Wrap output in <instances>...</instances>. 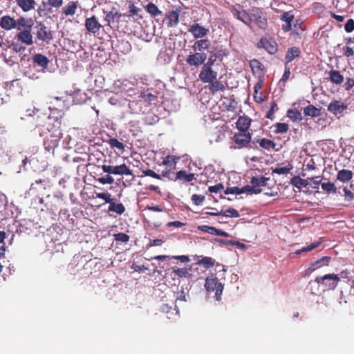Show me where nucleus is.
I'll return each mask as SVG.
<instances>
[{
	"mask_svg": "<svg viewBox=\"0 0 354 354\" xmlns=\"http://www.w3.org/2000/svg\"><path fill=\"white\" fill-rule=\"evenodd\" d=\"M135 85L134 81L127 79H120L114 81L111 89L113 93H124L131 96L135 93Z\"/></svg>",
	"mask_w": 354,
	"mask_h": 354,
	"instance_id": "f257e3e1",
	"label": "nucleus"
},
{
	"mask_svg": "<svg viewBox=\"0 0 354 354\" xmlns=\"http://www.w3.org/2000/svg\"><path fill=\"white\" fill-rule=\"evenodd\" d=\"M251 21V27H248L250 30H254V25L260 29H266L268 26L267 18L263 15L261 10L258 7H252L250 10V17Z\"/></svg>",
	"mask_w": 354,
	"mask_h": 354,
	"instance_id": "f03ea898",
	"label": "nucleus"
},
{
	"mask_svg": "<svg viewBox=\"0 0 354 354\" xmlns=\"http://www.w3.org/2000/svg\"><path fill=\"white\" fill-rule=\"evenodd\" d=\"M230 11L234 18L242 22L247 27H251L250 12L243 8L239 3H235L230 6Z\"/></svg>",
	"mask_w": 354,
	"mask_h": 354,
	"instance_id": "7ed1b4c3",
	"label": "nucleus"
},
{
	"mask_svg": "<svg viewBox=\"0 0 354 354\" xmlns=\"http://www.w3.org/2000/svg\"><path fill=\"white\" fill-rule=\"evenodd\" d=\"M213 64V61L209 59L202 66L198 77L203 83H210L217 79L218 73L212 69Z\"/></svg>",
	"mask_w": 354,
	"mask_h": 354,
	"instance_id": "20e7f679",
	"label": "nucleus"
},
{
	"mask_svg": "<svg viewBox=\"0 0 354 354\" xmlns=\"http://www.w3.org/2000/svg\"><path fill=\"white\" fill-rule=\"evenodd\" d=\"M205 287L207 292H215V297L217 301L221 299L223 285L222 283L218 282L217 277L212 274L208 276L205 279Z\"/></svg>",
	"mask_w": 354,
	"mask_h": 354,
	"instance_id": "39448f33",
	"label": "nucleus"
},
{
	"mask_svg": "<svg viewBox=\"0 0 354 354\" xmlns=\"http://www.w3.org/2000/svg\"><path fill=\"white\" fill-rule=\"evenodd\" d=\"M315 281L323 286L328 290H334L340 281V277L335 274H327L322 277H317Z\"/></svg>",
	"mask_w": 354,
	"mask_h": 354,
	"instance_id": "423d86ee",
	"label": "nucleus"
},
{
	"mask_svg": "<svg viewBox=\"0 0 354 354\" xmlns=\"http://www.w3.org/2000/svg\"><path fill=\"white\" fill-rule=\"evenodd\" d=\"M62 137V133L59 129H55L44 140V145L45 149L50 151L58 145L60 139Z\"/></svg>",
	"mask_w": 354,
	"mask_h": 354,
	"instance_id": "0eeeda50",
	"label": "nucleus"
},
{
	"mask_svg": "<svg viewBox=\"0 0 354 354\" xmlns=\"http://www.w3.org/2000/svg\"><path fill=\"white\" fill-rule=\"evenodd\" d=\"M207 54L204 52H195L186 58V62L190 66H199L203 65L207 59Z\"/></svg>",
	"mask_w": 354,
	"mask_h": 354,
	"instance_id": "6e6552de",
	"label": "nucleus"
},
{
	"mask_svg": "<svg viewBox=\"0 0 354 354\" xmlns=\"http://www.w3.org/2000/svg\"><path fill=\"white\" fill-rule=\"evenodd\" d=\"M16 39L26 46H30L33 44V37L31 34V30H19L16 35Z\"/></svg>",
	"mask_w": 354,
	"mask_h": 354,
	"instance_id": "1a4fd4ad",
	"label": "nucleus"
},
{
	"mask_svg": "<svg viewBox=\"0 0 354 354\" xmlns=\"http://www.w3.org/2000/svg\"><path fill=\"white\" fill-rule=\"evenodd\" d=\"M259 45L270 54H274L277 51V44L272 38H262Z\"/></svg>",
	"mask_w": 354,
	"mask_h": 354,
	"instance_id": "9d476101",
	"label": "nucleus"
},
{
	"mask_svg": "<svg viewBox=\"0 0 354 354\" xmlns=\"http://www.w3.org/2000/svg\"><path fill=\"white\" fill-rule=\"evenodd\" d=\"M347 109V105L338 100H333L328 106V112L337 115L342 114Z\"/></svg>",
	"mask_w": 354,
	"mask_h": 354,
	"instance_id": "9b49d317",
	"label": "nucleus"
},
{
	"mask_svg": "<svg viewBox=\"0 0 354 354\" xmlns=\"http://www.w3.org/2000/svg\"><path fill=\"white\" fill-rule=\"evenodd\" d=\"M85 27L88 32L96 34L102 28V25L98 22L96 17L93 16L86 19Z\"/></svg>",
	"mask_w": 354,
	"mask_h": 354,
	"instance_id": "f8f14e48",
	"label": "nucleus"
},
{
	"mask_svg": "<svg viewBox=\"0 0 354 354\" xmlns=\"http://www.w3.org/2000/svg\"><path fill=\"white\" fill-rule=\"evenodd\" d=\"M188 31L193 35L194 38L198 39L205 37L208 32V29L199 24L194 23L189 26Z\"/></svg>",
	"mask_w": 354,
	"mask_h": 354,
	"instance_id": "ddd939ff",
	"label": "nucleus"
},
{
	"mask_svg": "<svg viewBox=\"0 0 354 354\" xmlns=\"http://www.w3.org/2000/svg\"><path fill=\"white\" fill-rule=\"evenodd\" d=\"M0 27L5 30H11L17 28V21L9 15L3 16L0 19Z\"/></svg>",
	"mask_w": 354,
	"mask_h": 354,
	"instance_id": "4468645a",
	"label": "nucleus"
},
{
	"mask_svg": "<svg viewBox=\"0 0 354 354\" xmlns=\"http://www.w3.org/2000/svg\"><path fill=\"white\" fill-rule=\"evenodd\" d=\"M32 62L38 66L43 68V69H41V71H37V73H44V68H46L49 64L48 59L45 55L40 53L35 54L32 57Z\"/></svg>",
	"mask_w": 354,
	"mask_h": 354,
	"instance_id": "2eb2a0df",
	"label": "nucleus"
},
{
	"mask_svg": "<svg viewBox=\"0 0 354 354\" xmlns=\"http://www.w3.org/2000/svg\"><path fill=\"white\" fill-rule=\"evenodd\" d=\"M37 37L38 39L43 41H48L52 39V35L50 31H49L46 26L44 24H40L37 26Z\"/></svg>",
	"mask_w": 354,
	"mask_h": 354,
	"instance_id": "dca6fc26",
	"label": "nucleus"
},
{
	"mask_svg": "<svg viewBox=\"0 0 354 354\" xmlns=\"http://www.w3.org/2000/svg\"><path fill=\"white\" fill-rule=\"evenodd\" d=\"M251 140V136L249 133L241 132L236 133L234 136V140L240 147L245 146Z\"/></svg>",
	"mask_w": 354,
	"mask_h": 354,
	"instance_id": "f3484780",
	"label": "nucleus"
},
{
	"mask_svg": "<svg viewBox=\"0 0 354 354\" xmlns=\"http://www.w3.org/2000/svg\"><path fill=\"white\" fill-rule=\"evenodd\" d=\"M17 21V29L19 30H31L34 23L31 19H27L24 17H20L16 20Z\"/></svg>",
	"mask_w": 354,
	"mask_h": 354,
	"instance_id": "a211bd4d",
	"label": "nucleus"
},
{
	"mask_svg": "<svg viewBox=\"0 0 354 354\" xmlns=\"http://www.w3.org/2000/svg\"><path fill=\"white\" fill-rule=\"evenodd\" d=\"M15 2L24 12H29L34 10L36 6L35 0H15Z\"/></svg>",
	"mask_w": 354,
	"mask_h": 354,
	"instance_id": "6ab92c4d",
	"label": "nucleus"
},
{
	"mask_svg": "<svg viewBox=\"0 0 354 354\" xmlns=\"http://www.w3.org/2000/svg\"><path fill=\"white\" fill-rule=\"evenodd\" d=\"M210 45V41L208 39H200L194 42L192 48L194 52H203L207 50Z\"/></svg>",
	"mask_w": 354,
	"mask_h": 354,
	"instance_id": "aec40b11",
	"label": "nucleus"
},
{
	"mask_svg": "<svg viewBox=\"0 0 354 354\" xmlns=\"http://www.w3.org/2000/svg\"><path fill=\"white\" fill-rule=\"evenodd\" d=\"M328 74L330 81L335 84H341L344 82V77L339 71L332 69Z\"/></svg>",
	"mask_w": 354,
	"mask_h": 354,
	"instance_id": "412c9836",
	"label": "nucleus"
},
{
	"mask_svg": "<svg viewBox=\"0 0 354 354\" xmlns=\"http://www.w3.org/2000/svg\"><path fill=\"white\" fill-rule=\"evenodd\" d=\"M300 53L301 52L298 47L294 46L289 48L285 57L286 65H288V64L291 62L295 58L298 57Z\"/></svg>",
	"mask_w": 354,
	"mask_h": 354,
	"instance_id": "4be33fe9",
	"label": "nucleus"
},
{
	"mask_svg": "<svg viewBox=\"0 0 354 354\" xmlns=\"http://www.w3.org/2000/svg\"><path fill=\"white\" fill-rule=\"evenodd\" d=\"M251 120L248 118L240 117L236 123V127L241 132H247V130L250 127Z\"/></svg>",
	"mask_w": 354,
	"mask_h": 354,
	"instance_id": "5701e85b",
	"label": "nucleus"
},
{
	"mask_svg": "<svg viewBox=\"0 0 354 354\" xmlns=\"http://www.w3.org/2000/svg\"><path fill=\"white\" fill-rule=\"evenodd\" d=\"M115 201L116 199L113 198L109 206V211L121 215L125 212V207L122 203H116Z\"/></svg>",
	"mask_w": 354,
	"mask_h": 354,
	"instance_id": "b1692460",
	"label": "nucleus"
},
{
	"mask_svg": "<svg viewBox=\"0 0 354 354\" xmlns=\"http://www.w3.org/2000/svg\"><path fill=\"white\" fill-rule=\"evenodd\" d=\"M268 180V178L262 176H253L251 179V184L254 188H260L261 187L266 186Z\"/></svg>",
	"mask_w": 354,
	"mask_h": 354,
	"instance_id": "393cba45",
	"label": "nucleus"
},
{
	"mask_svg": "<svg viewBox=\"0 0 354 354\" xmlns=\"http://www.w3.org/2000/svg\"><path fill=\"white\" fill-rule=\"evenodd\" d=\"M353 178V173L351 170L342 169L340 170L337 176V179L342 183H346L351 180Z\"/></svg>",
	"mask_w": 354,
	"mask_h": 354,
	"instance_id": "a878e982",
	"label": "nucleus"
},
{
	"mask_svg": "<svg viewBox=\"0 0 354 354\" xmlns=\"http://www.w3.org/2000/svg\"><path fill=\"white\" fill-rule=\"evenodd\" d=\"M290 183L298 189L306 187L309 185L308 179H303L299 176H294L292 178Z\"/></svg>",
	"mask_w": 354,
	"mask_h": 354,
	"instance_id": "bb28decb",
	"label": "nucleus"
},
{
	"mask_svg": "<svg viewBox=\"0 0 354 354\" xmlns=\"http://www.w3.org/2000/svg\"><path fill=\"white\" fill-rule=\"evenodd\" d=\"M179 160L178 157H174L173 156H167L162 161V165L169 169H174L176 167L177 161Z\"/></svg>",
	"mask_w": 354,
	"mask_h": 354,
	"instance_id": "cd10ccee",
	"label": "nucleus"
},
{
	"mask_svg": "<svg viewBox=\"0 0 354 354\" xmlns=\"http://www.w3.org/2000/svg\"><path fill=\"white\" fill-rule=\"evenodd\" d=\"M77 8V4L75 1H70L67 5H66L62 11L66 16H71L75 14L76 10Z\"/></svg>",
	"mask_w": 354,
	"mask_h": 354,
	"instance_id": "c85d7f7f",
	"label": "nucleus"
},
{
	"mask_svg": "<svg viewBox=\"0 0 354 354\" xmlns=\"http://www.w3.org/2000/svg\"><path fill=\"white\" fill-rule=\"evenodd\" d=\"M114 174L130 176L132 175V172L125 164H122L120 165L114 166Z\"/></svg>",
	"mask_w": 354,
	"mask_h": 354,
	"instance_id": "c756f323",
	"label": "nucleus"
},
{
	"mask_svg": "<svg viewBox=\"0 0 354 354\" xmlns=\"http://www.w3.org/2000/svg\"><path fill=\"white\" fill-rule=\"evenodd\" d=\"M120 17V15L115 10H112L111 11L106 13L105 16V21L108 23L109 25L114 23L115 21H118Z\"/></svg>",
	"mask_w": 354,
	"mask_h": 354,
	"instance_id": "7c9ffc66",
	"label": "nucleus"
},
{
	"mask_svg": "<svg viewBox=\"0 0 354 354\" xmlns=\"http://www.w3.org/2000/svg\"><path fill=\"white\" fill-rule=\"evenodd\" d=\"M145 10L153 17H157L162 14V12L153 3H149L145 6Z\"/></svg>",
	"mask_w": 354,
	"mask_h": 354,
	"instance_id": "2f4dec72",
	"label": "nucleus"
},
{
	"mask_svg": "<svg viewBox=\"0 0 354 354\" xmlns=\"http://www.w3.org/2000/svg\"><path fill=\"white\" fill-rule=\"evenodd\" d=\"M191 268L174 269L173 272L180 278H190L192 277Z\"/></svg>",
	"mask_w": 354,
	"mask_h": 354,
	"instance_id": "473e14b6",
	"label": "nucleus"
},
{
	"mask_svg": "<svg viewBox=\"0 0 354 354\" xmlns=\"http://www.w3.org/2000/svg\"><path fill=\"white\" fill-rule=\"evenodd\" d=\"M176 178L184 180L185 182H190L194 179V174L187 173L186 171L180 170L176 174Z\"/></svg>",
	"mask_w": 354,
	"mask_h": 354,
	"instance_id": "72a5a7b5",
	"label": "nucleus"
},
{
	"mask_svg": "<svg viewBox=\"0 0 354 354\" xmlns=\"http://www.w3.org/2000/svg\"><path fill=\"white\" fill-rule=\"evenodd\" d=\"M214 263H215V260L214 259H212V257H203L202 259L199 260L197 262L198 265L203 266L204 268H205L206 269L213 267L214 266Z\"/></svg>",
	"mask_w": 354,
	"mask_h": 354,
	"instance_id": "f704fd0d",
	"label": "nucleus"
},
{
	"mask_svg": "<svg viewBox=\"0 0 354 354\" xmlns=\"http://www.w3.org/2000/svg\"><path fill=\"white\" fill-rule=\"evenodd\" d=\"M170 26H176L179 22V15L176 11H171L168 15Z\"/></svg>",
	"mask_w": 354,
	"mask_h": 354,
	"instance_id": "c9c22d12",
	"label": "nucleus"
},
{
	"mask_svg": "<svg viewBox=\"0 0 354 354\" xmlns=\"http://www.w3.org/2000/svg\"><path fill=\"white\" fill-rule=\"evenodd\" d=\"M211 85L209 86V90L212 93H214L219 91H223L225 90V86L221 82L214 80L212 82H210Z\"/></svg>",
	"mask_w": 354,
	"mask_h": 354,
	"instance_id": "e433bc0d",
	"label": "nucleus"
},
{
	"mask_svg": "<svg viewBox=\"0 0 354 354\" xmlns=\"http://www.w3.org/2000/svg\"><path fill=\"white\" fill-rule=\"evenodd\" d=\"M240 189V194L246 193L247 194H259L261 192V188H254L252 187V185H247L243 187L239 188Z\"/></svg>",
	"mask_w": 354,
	"mask_h": 354,
	"instance_id": "4c0bfd02",
	"label": "nucleus"
},
{
	"mask_svg": "<svg viewBox=\"0 0 354 354\" xmlns=\"http://www.w3.org/2000/svg\"><path fill=\"white\" fill-rule=\"evenodd\" d=\"M304 113L306 115L316 117L319 115V111L316 107L310 105L304 108Z\"/></svg>",
	"mask_w": 354,
	"mask_h": 354,
	"instance_id": "58836bf2",
	"label": "nucleus"
},
{
	"mask_svg": "<svg viewBox=\"0 0 354 354\" xmlns=\"http://www.w3.org/2000/svg\"><path fill=\"white\" fill-rule=\"evenodd\" d=\"M292 169V167L288 165L286 167H277L272 170V173L277 174L279 175L287 174Z\"/></svg>",
	"mask_w": 354,
	"mask_h": 354,
	"instance_id": "ea45409f",
	"label": "nucleus"
},
{
	"mask_svg": "<svg viewBox=\"0 0 354 354\" xmlns=\"http://www.w3.org/2000/svg\"><path fill=\"white\" fill-rule=\"evenodd\" d=\"M109 143L112 148H115L121 151L124 150V146L123 143L115 138L110 139Z\"/></svg>",
	"mask_w": 354,
	"mask_h": 354,
	"instance_id": "a19ab883",
	"label": "nucleus"
},
{
	"mask_svg": "<svg viewBox=\"0 0 354 354\" xmlns=\"http://www.w3.org/2000/svg\"><path fill=\"white\" fill-rule=\"evenodd\" d=\"M259 145L266 149H269L270 148L273 149L276 146L273 141L266 138H263L259 141Z\"/></svg>",
	"mask_w": 354,
	"mask_h": 354,
	"instance_id": "79ce46f5",
	"label": "nucleus"
},
{
	"mask_svg": "<svg viewBox=\"0 0 354 354\" xmlns=\"http://www.w3.org/2000/svg\"><path fill=\"white\" fill-rule=\"evenodd\" d=\"M287 115L293 120H301L302 119L301 113L297 109L289 110Z\"/></svg>",
	"mask_w": 354,
	"mask_h": 354,
	"instance_id": "37998d69",
	"label": "nucleus"
},
{
	"mask_svg": "<svg viewBox=\"0 0 354 354\" xmlns=\"http://www.w3.org/2000/svg\"><path fill=\"white\" fill-rule=\"evenodd\" d=\"M322 188L323 190L326 191L328 193H335L336 192V187L335 186V184L330 182L322 183Z\"/></svg>",
	"mask_w": 354,
	"mask_h": 354,
	"instance_id": "c03bdc74",
	"label": "nucleus"
},
{
	"mask_svg": "<svg viewBox=\"0 0 354 354\" xmlns=\"http://www.w3.org/2000/svg\"><path fill=\"white\" fill-rule=\"evenodd\" d=\"M96 198L105 201L106 203L110 204L113 198H111V194L109 192L97 193L95 192Z\"/></svg>",
	"mask_w": 354,
	"mask_h": 354,
	"instance_id": "a18cd8bd",
	"label": "nucleus"
},
{
	"mask_svg": "<svg viewBox=\"0 0 354 354\" xmlns=\"http://www.w3.org/2000/svg\"><path fill=\"white\" fill-rule=\"evenodd\" d=\"M320 244V242H314L313 243H311L310 245L308 246H306V247H304L303 248H301V250H298L295 252V254H301V252H309V251H311L312 250L317 248Z\"/></svg>",
	"mask_w": 354,
	"mask_h": 354,
	"instance_id": "49530a36",
	"label": "nucleus"
},
{
	"mask_svg": "<svg viewBox=\"0 0 354 354\" xmlns=\"http://www.w3.org/2000/svg\"><path fill=\"white\" fill-rule=\"evenodd\" d=\"M275 133H283L288 131V125L286 123H277L275 124Z\"/></svg>",
	"mask_w": 354,
	"mask_h": 354,
	"instance_id": "de8ad7c7",
	"label": "nucleus"
},
{
	"mask_svg": "<svg viewBox=\"0 0 354 354\" xmlns=\"http://www.w3.org/2000/svg\"><path fill=\"white\" fill-rule=\"evenodd\" d=\"M115 241L122 243H127L129 241V236L124 233H118L114 234Z\"/></svg>",
	"mask_w": 354,
	"mask_h": 354,
	"instance_id": "09e8293b",
	"label": "nucleus"
},
{
	"mask_svg": "<svg viewBox=\"0 0 354 354\" xmlns=\"http://www.w3.org/2000/svg\"><path fill=\"white\" fill-rule=\"evenodd\" d=\"M197 228L198 230H200L201 232H205V233H207L209 234H214V230H215L214 227L203 225H198L197 227Z\"/></svg>",
	"mask_w": 354,
	"mask_h": 354,
	"instance_id": "8fccbe9b",
	"label": "nucleus"
},
{
	"mask_svg": "<svg viewBox=\"0 0 354 354\" xmlns=\"http://www.w3.org/2000/svg\"><path fill=\"white\" fill-rule=\"evenodd\" d=\"M281 19L285 23H292L294 19V15L292 12H285L281 15Z\"/></svg>",
	"mask_w": 354,
	"mask_h": 354,
	"instance_id": "3c124183",
	"label": "nucleus"
},
{
	"mask_svg": "<svg viewBox=\"0 0 354 354\" xmlns=\"http://www.w3.org/2000/svg\"><path fill=\"white\" fill-rule=\"evenodd\" d=\"M223 216L237 218L239 214L234 208H229L223 213Z\"/></svg>",
	"mask_w": 354,
	"mask_h": 354,
	"instance_id": "603ef678",
	"label": "nucleus"
},
{
	"mask_svg": "<svg viewBox=\"0 0 354 354\" xmlns=\"http://www.w3.org/2000/svg\"><path fill=\"white\" fill-rule=\"evenodd\" d=\"M204 200H205L204 196L198 195V194H193L192 196V201L196 205H202Z\"/></svg>",
	"mask_w": 354,
	"mask_h": 354,
	"instance_id": "864d4df0",
	"label": "nucleus"
},
{
	"mask_svg": "<svg viewBox=\"0 0 354 354\" xmlns=\"http://www.w3.org/2000/svg\"><path fill=\"white\" fill-rule=\"evenodd\" d=\"M345 31L347 32H351L354 30V20L350 19L347 21L344 26Z\"/></svg>",
	"mask_w": 354,
	"mask_h": 354,
	"instance_id": "5fc2aeb1",
	"label": "nucleus"
},
{
	"mask_svg": "<svg viewBox=\"0 0 354 354\" xmlns=\"http://www.w3.org/2000/svg\"><path fill=\"white\" fill-rule=\"evenodd\" d=\"M98 181L103 185L112 184L114 182V179L113 178L112 176L107 175L105 177L100 178L98 179Z\"/></svg>",
	"mask_w": 354,
	"mask_h": 354,
	"instance_id": "6e6d98bb",
	"label": "nucleus"
},
{
	"mask_svg": "<svg viewBox=\"0 0 354 354\" xmlns=\"http://www.w3.org/2000/svg\"><path fill=\"white\" fill-rule=\"evenodd\" d=\"M142 172L145 174V176H150V177H152V178H156V179H160L161 178V176L160 175L156 174L155 171H153L151 169L144 170V171H142Z\"/></svg>",
	"mask_w": 354,
	"mask_h": 354,
	"instance_id": "4d7b16f0",
	"label": "nucleus"
},
{
	"mask_svg": "<svg viewBox=\"0 0 354 354\" xmlns=\"http://www.w3.org/2000/svg\"><path fill=\"white\" fill-rule=\"evenodd\" d=\"M37 73H38L37 72L35 73V72L32 71V70H29L25 73V75L28 79L35 80H37L39 78V76L37 75Z\"/></svg>",
	"mask_w": 354,
	"mask_h": 354,
	"instance_id": "13d9d810",
	"label": "nucleus"
},
{
	"mask_svg": "<svg viewBox=\"0 0 354 354\" xmlns=\"http://www.w3.org/2000/svg\"><path fill=\"white\" fill-rule=\"evenodd\" d=\"M225 194H240V189L237 187H227L225 191Z\"/></svg>",
	"mask_w": 354,
	"mask_h": 354,
	"instance_id": "bf43d9fd",
	"label": "nucleus"
},
{
	"mask_svg": "<svg viewBox=\"0 0 354 354\" xmlns=\"http://www.w3.org/2000/svg\"><path fill=\"white\" fill-rule=\"evenodd\" d=\"M224 188L222 184H217L214 186L209 187V192L211 193H218Z\"/></svg>",
	"mask_w": 354,
	"mask_h": 354,
	"instance_id": "052dcab7",
	"label": "nucleus"
},
{
	"mask_svg": "<svg viewBox=\"0 0 354 354\" xmlns=\"http://www.w3.org/2000/svg\"><path fill=\"white\" fill-rule=\"evenodd\" d=\"M48 3L53 8H58L62 6L63 0H48Z\"/></svg>",
	"mask_w": 354,
	"mask_h": 354,
	"instance_id": "680f3d73",
	"label": "nucleus"
},
{
	"mask_svg": "<svg viewBox=\"0 0 354 354\" xmlns=\"http://www.w3.org/2000/svg\"><path fill=\"white\" fill-rule=\"evenodd\" d=\"M344 55L346 57H350L354 55V50L352 48L348 46H346L343 48Z\"/></svg>",
	"mask_w": 354,
	"mask_h": 354,
	"instance_id": "e2e57ef3",
	"label": "nucleus"
},
{
	"mask_svg": "<svg viewBox=\"0 0 354 354\" xmlns=\"http://www.w3.org/2000/svg\"><path fill=\"white\" fill-rule=\"evenodd\" d=\"M102 171L105 173L114 174V166L103 165L101 166Z\"/></svg>",
	"mask_w": 354,
	"mask_h": 354,
	"instance_id": "0e129e2a",
	"label": "nucleus"
},
{
	"mask_svg": "<svg viewBox=\"0 0 354 354\" xmlns=\"http://www.w3.org/2000/svg\"><path fill=\"white\" fill-rule=\"evenodd\" d=\"M322 266V263L319 261V259L315 261V262L312 263L311 265L308 268V270L310 272L315 271L317 268Z\"/></svg>",
	"mask_w": 354,
	"mask_h": 354,
	"instance_id": "69168bd1",
	"label": "nucleus"
},
{
	"mask_svg": "<svg viewBox=\"0 0 354 354\" xmlns=\"http://www.w3.org/2000/svg\"><path fill=\"white\" fill-rule=\"evenodd\" d=\"M345 198L347 201H351L354 198V194L351 191L348 189L347 188H344L343 189Z\"/></svg>",
	"mask_w": 354,
	"mask_h": 354,
	"instance_id": "338daca9",
	"label": "nucleus"
},
{
	"mask_svg": "<svg viewBox=\"0 0 354 354\" xmlns=\"http://www.w3.org/2000/svg\"><path fill=\"white\" fill-rule=\"evenodd\" d=\"M353 87H354V80L352 78H348L345 83V89L346 91H349Z\"/></svg>",
	"mask_w": 354,
	"mask_h": 354,
	"instance_id": "774afa93",
	"label": "nucleus"
}]
</instances>
